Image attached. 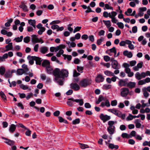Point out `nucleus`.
Masks as SVG:
<instances>
[{"mask_svg": "<svg viewBox=\"0 0 150 150\" xmlns=\"http://www.w3.org/2000/svg\"><path fill=\"white\" fill-rule=\"evenodd\" d=\"M8 55L7 53H5L2 56H0V62L5 61V59L7 58Z\"/></svg>", "mask_w": 150, "mask_h": 150, "instance_id": "7c9ffc66", "label": "nucleus"}, {"mask_svg": "<svg viewBox=\"0 0 150 150\" xmlns=\"http://www.w3.org/2000/svg\"><path fill=\"white\" fill-rule=\"evenodd\" d=\"M20 88H22L23 90H26L29 89V90H30V89L28 88V87L27 85H25L23 84H21L20 86Z\"/></svg>", "mask_w": 150, "mask_h": 150, "instance_id": "5fc2aeb1", "label": "nucleus"}, {"mask_svg": "<svg viewBox=\"0 0 150 150\" xmlns=\"http://www.w3.org/2000/svg\"><path fill=\"white\" fill-rule=\"evenodd\" d=\"M17 74L19 75H22L24 73H25L24 70L23 69H18L17 70Z\"/></svg>", "mask_w": 150, "mask_h": 150, "instance_id": "37998d69", "label": "nucleus"}, {"mask_svg": "<svg viewBox=\"0 0 150 150\" xmlns=\"http://www.w3.org/2000/svg\"><path fill=\"white\" fill-rule=\"evenodd\" d=\"M108 111L109 112H111L115 115L118 116V117L120 116V113L121 112L118 110H116V109H109L108 110Z\"/></svg>", "mask_w": 150, "mask_h": 150, "instance_id": "ddd939ff", "label": "nucleus"}, {"mask_svg": "<svg viewBox=\"0 0 150 150\" xmlns=\"http://www.w3.org/2000/svg\"><path fill=\"white\" fill-rule=\"evenodd\" d=\"M136 83L135 82H129L127 83V86L130 88H132L135 87L136 85Z\"/></svg>", "mask_w": 150, "mask_h": 150, "instance_id": "a878e982", "label": "nucleus"}, {"mask_svg": "<svg viewBox=\"0 0 150 150\" xmlns=\"http://www.w3.org/2000/svg\"><path fill=\"white\" fill-rule=\"evenodd\" d=\"M111 85L110 84H105L103 85V88L105 90L110 89L111 88Z\"/></svg>", "mask_w": 150, "mask_h": 150, "instance_id": "09e8293b", "label": "nucleus"}, {"mask_svg": "<svg viewBox=\"0 0 150 150\" xmlns=\"http://www.w3.org/2000/svg\"><path fill=\"white\" fill-rule=\"evenodd\" d=\"M141 113L143 114L145 113H149L150 112V108H146L145 109L142 108L140 110Z\"/></svg>", "mask_w": 150, "mask_h": 150, "instance_id": "b1692460", "label": "nucleus"}, {"mask_svg": "<svg viewBox=\"0 0 150 150\" xmlns=\"http://www.w3.org/2000/svg\"><path fill=\"white\" fill-rule=\"evenodd\" d=\"M142 145L144 146H150V141L149 142L145 141L143 143Z\"/></svg>", "mask_w": 150, "mask_h": 150, "instance_id": "774afa93", "label": "nucleus"}, {"mask_svg": "<svg viewBox=\"0 0 150 150\" xmlns=\"http://www.w3.org/2000/svg\"><path fill=\"white\" fill-rule=\"evenodd\" d=\"M22 67L24 69L25 73L29 70V69L28 68L27 66L25 64H23Z\"/></svg>", "mask_w": 150, "mask_h": 150, "instance_id": "864d4df0", "label": "nucleus"}, {"mask_svg": "<svg viewBox=\"0 0 150 150\" xmlns=\"http://www.w3.org/2000/svg\"><path fill=\"white\" fill-rule=\"evenodd\" d=\"M127 44L128 45V47L131 50H133L134 48V45L132 44V42L130 40H128L127 41Z\"/></svg>", "mask_w": 150, "mask_h": 150, "instance_id": "c756f323", "label": "nucleus"}, {"mask_svg": "<svg viewBox=\"0 0 150 150\" xmlns=\"http://www.w3.org/2000/svg\"><path fill=\"white\" fill-rule=\"evenodd\" d=\"M48 50V48L45 46L41 47L39 49L40 52L43 54L47 53Z\"/></svg>", "mask_w": 150, "mask_h": 150, "instance_id": "f8f14e48", "label": "nucleus"}, {"mask_svg": "<svg viewBox=\"0 0 150 150\" xmlns=\"http://www.w3.org/2000/svg\"><path fill=\"white\" fill-rule=\"evenodd\" d=\"M3 139L5 140L4 142L10 146H12L15 144V142L13 140H11L5 137H3Z\"/></svg>", "mask_w": 150, "mask_h": 150, "instance_id": "4468645a", "label": "nucleus"}, {"mask_svg": "<svg viewBox=\"0 0 150 150\" xmlns=\"http://www.w3.org/2000/svg\"><path fill=\"white\" fill-rule=\"evenodd\" d=\"M140 121L139 120L137 119L135 120L134 123L135 124V126L136 128H140L142 125L140 123Z\"/></svg>", "mask_w": 150, "mask_h": 150, "instance_id": "c85d7f7f", "label": "nucleus"}, {"mask_svg": "<svg viewBox=\"0 0 150 150\" xmlns=\"http://www.w3.org/2000/svg\"><path fill=\"white\" fill-rule=\"evenodd\" d=\"M0 96L4 102H6L7 99L4 93L1 91L0 92Z\"/></svg>", "mask_w": 150, "mask_h": 150, "instance_id": "58836bf2", "label": "nucleus"}, {"mask_svg": "<svg viewBox=\"0 0 150 150\" xmlns=\"http://www.w3.org/2000/svg\"><path fill=\"white\" fill-rule=\"evenodd\" d=\"M6 71L5 68L3 66L0 67V74L1 75H3L4 74Z\"/></svg>", "mask_w": 150, "mask_h": 150, "instance_id": "a19ab883", "label": "nucleus"}, {"mask_svg": "<svg viewBox=\"0 0 150 150\" xmlns=\"http://www.w3.org/2000/svg\"><path fill=\"white\" fill-rule=\"evenodd\" d=\"M19 7L21 8L24 12H27L28 11L27 6L24 4H22L19 6Z\"/></svg>", "mask_w": 150, "mask_h": 150, "instance_id": "cd10ccee", "label": "nucleus"}, {"mask_svg": "<svg viewBox=\"0 0 150 150\" xmlns=\"http://www.w3.org/2000/svg\"><path fill=\"white\" fill-rule=\"evenodd\" d=\"M28 22L29 24L32 26L35 29L36 21L35 20L30 19L28 20Z\"/></svg>", "mask_w": 150, "mask_h": 150, "instance_id": "bb28decb", "label": "nucleus"}, {"mask_svg": "<svg viewBox=\"0 0 150 150\" xmlns=\"http://www.w3.org/2000/svg\"><path fill=\"white\" fill-rule=\"evenodd\" d=\"M144 72H142L140 74L139 72H137L135 74V78L138 80H140L146 77Z\"/></svg>", "mask_w": 150, "mask_h": 150, "instance_id": "6e6552de", "label": "nucleus"}, {"mask_svg": "<svg viewBox=\"0 0 150 150\" xmlns=\"http://www.w3.org/2000/svg\"><path fill=\"white\" fill-rule=\"evenodd\" d=\"M91 83V79L87 78L82 79L80 81V84L82 87L85 88L90 85Z\"/></svg>", "mask_w": 150, "mask_h": 150, "instance_id": "f03ea898", "label": "nucleus"}, {"mask_svg": "<svg viewBox=\"0 0 150 150\" xmlns=\"http://www.w3.org/2000/svg\"><path fill=\"white\" fill-rule=\"evenodd\" d=\"M23 41L25 43H28L30 41V37L29 36H26L23 39Z\"/></svg>", "mask_w": 150, "mask_h": 150, "instance_id": "4d7b16f0", "label": "nucleus"}, {"mask_svg": "<svg viewBox=\"0 0 150 150\" xmlns=\"http://www.w3.org/2000/svg\"><path fill=\"white\" fill-rule=\"evenodd\" d=\"M34 60L36 61V64L40 65L42 59L41 58L39 57L34 56Z\"/></svg>", "mask_w": 150, "mask_h": 150, "instance_id": "6ab92c4d", "label": "nucleus"}, {"mask_svg": "<svg viewBox=\"0 0 150 150\" xmlns=\"http://www.w3.org/2000/svg\"><path fill=\"white\" fill-rule=\"evenodd\" d=\"M145 89H145L142 88V91L143 92V95L145 97V98H147L148 97L149 94V93H148L146 91Z\"/></svg>", "mask_w": 150, "mask_h": 150, "instance_id": "3c124183", "label": "nucleus"}, {"mask_svg": "<svg viewBox=\"0 0 150 150\" xmlns=\"http://www.w3.org/2000/svg\"><path fill=\"white\" fill-rule=\"evenodd\" d=\"M70 87L71 88L75 91H78L80 88V86L76 83H72L70 85Z\"/></svg>", "mask_w": 150, "mask_h": 150, "instance_id": "9b49d317", "label": "nucleus"}, {"mask_svg": "<svg viewBox=\"0 0 150 150\" xmlns=\"http://www.w3.org/2000/svg\"><path fill=\"white\" fill-rule=\"evenodd\" d=\"M101 64L104 67H106L107 68H109L110 67V64L109 63H102L100 64Z\"/></svg>", "mask_w": 150, "mask_h": 150, "instance_id": "680f3d73", "label": "nucleus"}, {"mask_svg": "<svg viewBox=\"0 0 150 150\" xmlns=\"http://www.w3.org/2000/svg\"><path fill=\"white\" fill-rule=\"evenodd\" d=\"M72 99H74L73 98H69L68 99V101L67 102V105L71 107L73 106L74 104V102L75 101L72 100Z\"/></svg>", "mask_w": 150, "mask_h": 150, "instance_id": "412c9836", "label": "nucleus"}, {"mask_svg": "<svg viewBox=\"0 0 150 150\" xmlns=\"http://www.w3.org/2000/svg\"><path fill=\"white\" fill-rule=\"evenodd\" d=\"M55 78L54 79V81L55 82L57 83L59 85L62 86L64 84V78H62L59 76H54Z\"/></svg>", "mask_w": 150, "mask_h": 150, "instance_id": "423d86ee", "label": "nucleus"}, {"mask_svg": "<svg viewBox=\"0 0 150 150\" xmlns=\"http://www.w3.org/2000/svg\"><path fill=\"white\" fill-rule=\"evenodd\" d=\"M108 147L111 149H117L119 148L118 146L117 145H114L113 144L110 143L108 145Z\"/></svg>", "mask_w": 150, "mask_h": 150, "instance_id": "e433bc0d", "label": "nucleus"}, {"mask_svg": "<svg viewBox=\"0 0 150 150\" xmlns=\"http://www.w3.org/2000/svg\"><path fill=\"white\" fill-rule=\"evenodd\" d=\"M80 122V119L79 118H76L72 121V123L73 125H76L79 124Z\"/></svg>", "mask_w": 150, "mask_h": 150, "instance_id": "6e6d98bb", "label": "nucleus"}, {"mask_svg": "<svg viewBox=\"0 0 150 150\" xmlns=\"http://www.w3.org/2000/svg\"><path fill=\"white\" fill-rule=\"evenodd\" d=\"M121 136L122 137L124 138H126L128 139L131 138L130 135L126 133H122L121 135Z\"/></svg>", "mask_w": 150, "mask_h": 150, "instance_id": "c03bdc74", "label": "nucleus"}, {"mask_svg": "<svg viewBox=\"0 0 150 150\" xmlns=\"http://www.w3.org/2000/svg\"><path fill=\"white\" fill-rule=\"evenodd\" d=\"M80 75V74L77 72L76 70H74L73 71V76L74 77H77Z\"/></svg>", "mask_w": 150, "mask_h": 150, "instance_id": "338daca9", "label": "nucleus"}, {"mask_svg": "<svg viewBox=\"0 0 150 150\" xmlns=\"http://www.w3.org/2000/svg\"><path fill=\"white\" fill-rule=\"evenodd\" d=\"M104 100V98L102 95H100L99 96L98 100L96 102V104H99L100 102Z\"/></svg>", "mask_w": 150, "mask_h": 150, "instance_id": "4c0bfd02", "label": "nucleus"}, {"mask_svg": "<svg viewBox=\"0 0 150 150\" xmlns=\"http://www.w3.org/2000/svg\"><path fill=\"white\" fill-rule=\"evenodd\" d=\"M78 143L79 144L80 148L82 149H84L86 148H89V146L88 145L83 143H81L79 142Z\"/></svg>", "mask_w": 150, "mask_h": 150, "instance_id": "f704fd0d", "label": "nucleus"}, {"mask_svg": "<svg viewBox=\"0 0 150 150\" xmlns=\"http://www.w3.org/2000/svg\"><path fill=\"white\" fill-rule=\"evenodd\" d=\"M37 36L35 35H33L31 36V41L32 43L33 44L38 42L41 43H43L44 42L43 41L41 38H38Z\"/></svg>", "mask_w": 150, "mask_h": 150, "instance_id": "39448f33", "label": "nucleus"}, {"mask_svg": "<svg viewBox=\"0 0 150 150\" xmlns=\"http://www.w3.org/2000/svg\"><path fill=\"white\" fill-rule=\"evenodd\" d=\"M132 12V10L131 8H129L127 9V11L125 12V14L127 16H130V13Z\"/></svg>", "mask_w": 150, "mask_h": 150, "instance_id": "8fccbe9b", "label": "nucleus"}, {"mask_svg": "<svg viewBox=\"0 0 150 150\" xmlns=\"http://www.w3.org/2000/svg\"><path fill=\"white\" fill-rule=\"evenodd\" d=\"M72 100L75 102L78 103L80 106L82 105L83 104V99H72Z\"/></svg>", "mask_w": 150, "mask_h": 150, "instance_id": "aec40b11", "label": "nucleus"}, {"mask_svg": "<svg viewBox=\"0 0 150 150\" xmlns=\"http://www.w3.org/2000/svg\"><path fill=\"white\" fill-rule=\"evenodd\" d=\"M47 73L49 74H52L53 75L54 70H53L52 68L50 66L46 68Z\"/></svg>", "mask_w": 150, "mask_h": 150, "instance_id": "5701e85b", "label": "nucleus"}, {"mask_svg": "<svg viewBox=\"0 0 150 150\" xmlns=\"http://www.w3.org/2000/svg\"><path fill=\"white\" fill-rule=\"evenodd\" d=\"M123 66L125 68V71L128 74V76L129 77H132L134 75V73L131 71V70L129 68L130 65L129 64L127 63H124Z\"/></svg>", "mask_w": 150, "mask_h": 150, "instance_id": "20e7f679", "label": "nucleus"}, {"mask_svg": "<svg viewBox=\"0 0 150 150\" xmlns=\"http://www.w3.org/2000/svg\"><path fill=\"white\" fill-rule=\"evenodd\" d=\"M129 89L127 88H123L121 89V95L123 97L126 96L128 94Z\"/></svg>", "mask_w": 150, "mask_h": 150, "instance_id": "0eeeda50", "label": "nucleus"}, {"mask_svg": "<svg viewBox=\"0 0 150 150\" xmlns=\"http://www.w3.org/2000/svg\"><path fill=\"white\" fill-rule=\"evenodd\" d=\"M114 122L112 121H110L108 124L109 126L107 128V131L110 134H113L115 131V127L113 125Z\"/></svg>", "mask_w": 150, "mask_h": 150, "instance_id": "7ed1b4c3", "label": "nucleus"}, {"mask_svg": "<svg viewBox=\"0 0 150 150\" xmlns=\"http://www.w3.org/2000/svg\"><path fill=\"white\" fill-rule=\"evenodd\" d=\"M45 30V28L44 27H42L40 29V30L38 31V33L39 35H42L43 33Z\"/></svg>", "mask_w": 150, "mask_h": 150, "instance_id": "de8ad7c7", "label": "nucleus"}, {"mask_svg": "<svg viewBox=\"0 0 150 150\" xmlns=\"http://www.w3.org/2000/svg\"><path fill=\"white\" fill-rule=\"evenodd\" d=\"M27 59L29 60V62L30 64L31 65H32L33 64L34 60V56H31L30 55H28L27 57Z\"/></svg>", "mask_w": 150, "mask_h": 150, "instance_id": "393cba45", "label": "nucleus"}, {"mask_svg": "<svg viewBox=\"0 0 150 150\" xmlns=\"http://www.w3.org/2000/svg\"><path fill=\"white\" fill-rule=\"evenodd\" d=\"M100 118L103 122H105L109 120L110 119V116L107 115H104L103 114H101L100 116Z\"/></svg>", "mask_w": 150, "mask_h": 150, "instance_id": "1a4fd4ad", "label": "nucleus"}, {"mask_svg": "<svg viewBox=\"0 0 150 150\" xmlns=\"http://www.w3.org/2000/svg\"><path fill=\"white\" fill-rule=\"evenodd\" d=\"M16 126L14 124L11 125L9 129V131L11 133H13L15 130Z\"/></svg>", "mask_w": 150, "mask_h": 150, "instance_id": "473e14b6", "label": "nucleus"}, {"mask_svg": "<svg viewBox=\"0 0 150 150\" xmlns=\"http://www.w3.org/2000/svg\"><path fill=\"white\" fill-rule=\"evenodd\" d=\"M108 51L110 52L111 53H113L114 54V56L117 53L115 47H113L112 48L109 49L108 50Z\"/></svg>", "mask_w": 150, "mask_h": 150, "instance_id": "a18cd8bd", "label": "nucleus"}, {"mask_svg": "<svg viewBox=\"0 0 150 150\" xmlns=\"http://www.w3.org/2000/svg\"><path fill=\"white\" fill-rule=\"evenodd\" d=\"M128 40H126L125 41H122L120 43L119 45L121 46H125L126 44H127V41Z\"/></svg>", "mask_w": 150, "mask_h": 150, "instance_id": "052dcab7", "label": "nucleus"}, {"mask_svg": "<svg viewBox=\"0 0 150 150\" xmlns=\"http://www.w3.org/2000/svg\"><path fill=\"white\" fill-rule=\"evenodd\" d=\"M6 50L5 52L12 50L13 49V43L12 42L9 43L8 45L5 46Z\"/></svg>", "mask_w": 150, "mask_h": 150, "instance_id": "f3484780", "label": "nucleus"}, {"mask_svg": "<svg viewBox=\"0 0 150 150\" xmlns=\"http://www.w3.org/2000/svg\"><path fill=\"white\" fill-rule=\"evenodd\" d=\"M112 67L115 69H118L120 68V66L118 64L117 60H114L111 64Z\"/></svg>", "mask_w": 150, "mask_h": 150, "instance_id": "9d476101", "label": "nucleus"}, {"mask_svg": "<svg viewBox=\"0 0 150 150\" xmlns=\"http://www.w3.org/2000/svg\"><path fill=\"white\" fill-rule=\"evenodd\" d=\"M69 72L67 70L62 69L60 70L59 68H56L54 69L53 75L59 76L62 78L67 77L68 76Z\"/></svg>", "mask_w": 150, "mask_h": 150, "instance_id": "f257e3e1", "label": "nucleus"}, {"mask_svg": "<svg viewBox=\"0 0 150 150\" xmlns=\"http://www.w3.org/2000/svg\"><path fill=\"white\" fill-rule=\"evenodd\" d=\"M145 102V100H142L141 101V103H142L141 105V107L142 108H144V107H145L146 106H149V105H148V103H144V102Z\"/></svg>", "mask_w": 150, "mask_h": 150, "instance_id": "49530a36", "label": "nucleus"}, {"mask_svg": "<svg viewBox=\"0 0 150 150\" xmlns=\"http://www.w3.org/2000/svg\"><path fill=\"white\" fill-rule=\"evenodd\" d=\"M4 76L6 78L11 77L12 76V74H11V71L8 70L7 71L5 74Z\"/></svg>", "mask_w": 150, "mask_h": 150, "instance_id": "c9c22d12", "label": "nucleus"}, {"mask_svg": "<svg viewBox=\"0 0 150 150\" xmlns=\"http://www.w3.org/2000/svg\"><path fill=\"white\" fill-rule=\"evenodd\" d=\"M117 24V25L118 27L121 29H122L124 28V25L123 24L122 22H118Z\"/></svg>", "mask_w": 150, "mask_h": 150, "instance_id": "bf43d9fd", "label": "nucleus"}, {"mask_svg": "<svg viewBox=\"0 0 150 150\" xmlns=\"http://www.w3.org/2000/svg\"><path fill=\"white\" fill-rule=\"evenodd\" d=\"M127 82L125 80L120 79L118 82V85L122 87L127 86Z\"/></svg>", "mask_w": 150, "mask_h": 150, "instance_id": "dca6fc26", "label": "nucleus"}, {"mask_svg": "<svg viewBox=\"0 0 150 150\" xmlns=\"http://www.w3.org/2000/svg\"><path fill=\"white\" fill-rule=\"evenodd\" d=\"M110 16L109 17L110 18L115 17L117 15V13L115 11H112L111 13H109Z\"/></svg>", "mask_w": 150, "mask_h": 150, "instance_id": "79ce46f5", "label": "nucleus"}, {"mask_svg": "<svg viewBox=\"0 0 150 150\" xmlns=\"http://www.w3.org/2000/svg\"><path fill=\"white\" fill-rule=\"evenodd\" d=\"M104 79V78L102 75L99 74L96 78L95 81L96 82H100L103 81Z\"/></svg>", "mask_w": 150, "mask_h": 150, "instance_id": "2eb2a0df", "label": "nucleus"}, {"mask_svg": "<svg viewBox=\"0 0 150 150\" xmlns=\"http://www.w3.org/2000/svg\"><path fill=\"white\" fill-rule=\"evenodd\" d=\"M23 39V36L22 35L20 37L15 38L13 40L15 41L16 42H20L22 41Z\"/></svg>", "mask_w": 150, "mask_h": 150, "instance_id": "72a5a7b5", "label": "nucleus"}, {"mask_svg": "<svg viewBox=\"0 0 150 150\" xmlns=\"http://www.w3.org/2000/svg\"><path fill=\"white\" fill-rule=\"evenodd\" d=\"M124 55L127 56L128 58H131L132 56V54L131 52H128L127 50H125L123 52Z\"/></svg>", "mask_w": 150, "mask_h": 150, "instance_id": "a211bd4d", "label": "nucleus"}, {"mask_svg": "<svg viewBox=\"0 0 150 150\" xmlns=\"http://www.w3.org/2000/svg\"><path fill=\"white\" fill-rule=\"evenodd\" d=\"M146 84L144 80H140L138 82V84L139 85H142Z\"/></svg>", "mask_w": 150, "mask_h": 150, "instance_id": "69168bd1", "label": "nucleus"}, {"mask_svg": "<svg viewBox=\"0 0 150 150\" xmlns=\"http://www.w3.org/2000/svg\"><path fill=\"white\" fill-rule=\"evenodd\" d=\"M42 66L46 68L50 66V62L48 60H44L42 64Z\"/></svg>", "mask_w": 150, "mask_h": 150, "instance_id": "4be33fe9", "label": "nucleus"}, {"mask_svg": "<svg viewBox=\"0 0 150 150\" xmlns=\"http://www.w3.org/2000/svg\"><path fill=\"white\" fill-rule=\"evenodd\" d=\"M103 22L106 25L107 28H109L111 26V25L110 24V21L103 20Z\"/></svg>", "mask_w": 150, "mask_h": 150, "instance_id": "ea45409f", "label": "nucleus"}, {"mask_svg": "<svg viewBox=\"0 0 150 150\" xmlns=\"http://www.w3.org/2000/svg\"><path fill=\"white\" fill-rule=\"evenodd\" d=\"M104 73L106 76H114V73L109 70H106L104 71Z\"/></svg>", "mask_w": 150, "mask_h": 150, "instance_id": "2f4dec72", "label": "nucleus"}, {"mask_svg": "<svg viewBox=\"0 0 150 150\" xmlns=\"http://www.w3.org/2000/svg\"><path fill=\"white\" fill-rule=\"evenodd\" d=\"M117 104V101L116 100H112L111 101V105L112 106H115Z\"/></svg>", "mask_w": 150, "mask_h": 150, "instance_id": "0e129e2a", "label": "nucleus"}, {"mask_svg": "<svg viewBox=\"0 0 150 150\" xmlns=\"http://www.w3.org/2000/svg\"><path fill=\"white\" fill-rule=\"evenodd\" d=\"M77 69L78 72L82 73L83 72V68L82 67L77 66Z\"/></svg>", "mask_w": 150, "mask_h": 150, "instance_id": "13d9d810", "label": "nucleus"}, {"mask_svg": "<svg viewBox=\"0 0 150 150\" xmlns=\"http://www.w3.org/2000/svg\"><path fill=\"white\" fill-rule=\"evenodd\" d=\"M59 51L57 53L56 56L57 57H59L64 52V50L62 49H59Z\"/></svg>", "mask_w": 150, "mask_h": 150, "instance_id": "603ef678", "label": "nucleus"}, {"mask_svg": "<svg viewBox=\"0 0 150 150\" xmlns=\"http://www.w3.org/2000/svg\"><path fill=\"white\" fill-rule=\"evenodd\" d=\"M133 119L132 115L130 114H129L128 117L126 118V120L127 121H129L132 120Z\"/></svg>", "mask_w": 150, "mask_h": 150, "instance_id": "e2e57ef3", "label": "nucleus"}]
</instances>
